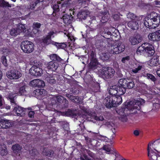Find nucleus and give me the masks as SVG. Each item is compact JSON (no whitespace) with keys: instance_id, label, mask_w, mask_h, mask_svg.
Returning a JSON list of instances; mask_svg holds the SVG:
<instances>
[{"instance_id":"obj_1","label":"nucleus","mask_w":160,"mask_h":160,"mask_svg":"<svg viewBox=\"0 0 160 160\" xmlns=\"http://www.w3.org/2000/svg\"><path fill=\"white\" fill-rule=\"evenodd\" d=\"M144 103L145 100L141 98L134 99L128 102H125L122 107L121 111L122 112V113H125L126 110H128L130 111H133L135 109L140 110L141 106Z\"/></svg>"},{"instance_id":"obj_2","label":"nucleus","mask_w":160,"mask_h":160,"mask_svg":"<svg viewBox=\"0 0 160 160\" xmlns=\"http://www.w3.org/2000/svg\"><path fill=\"white\" fill-rule=\"evenodd\" d=\"M160 22V14L152 12L150 14V18H145L144 24L146 27L150 29L155 28L159 25Z\"/></svg>"},{"instance_id":"obj_3","label":"nucleus","mask_w":160,"mask_h":160,"mask_svg":"<svg viewBox=\"0 0 160 160\" xmlns=\"http://www.w3.org/2000/svg\"><path fill=\"white\" fill-rule=\"evenodd\" d=\"M51 61L48 62L46 64V67L48 71H51L57 72L59 67V62L63 61V60L56 54H52L49 56Z\"/></svg>"},{"instance_id":"obj_4","label":"nucleus","mask_w":160,"mask_h":160,"mask_svg":"<svg viewBox=\"0 0 160 160\" xmlns=\"http://www.w3.org/2000/svg\"><path fill=\"white\" fill-rule=\"evenodd\" d=\"M106 106L107 108L116 107L120 104L122 102L121 96H114L111 97H106Z\"/></svg>"},{"instance_id":"obj_5","label":"nucleus","mask_w":160,"mask_h":160,"mask_svg":"<svg viewBox=\"0 0 160 160\" xmlns=\"http://www.w3.org/2000/svg\"><path fill=\"white\" fill-rule=\"evenodd\" d=\"M125 46L121 41H118L112 44L111 43L109 53L113 54H117L124 51Z\"/></svg>"},{"instance_id":"obj_6","label":"nucleus","mask_w":160,"mask_h":160,"mask_svg":"<svg viewBox=\"0 0 160 160\" xmlns=\"http://www.w3.org/2000/svg\"><path fill=\"white\" fill-rule=\"evenodd\" d=\"M20 47L23 52L28 54L32 52L34 49V45L33 43L28 40L22 42L21 43Z\"/></svg>"},{"instance_id":"obj_7","label":"nucleus","mask_w":160,"mask_h":160,"mask_svg":"<svg viewBox=\"0 0 160 160\" xmlns=\"http://www.w3.org/2000/svg\"><path fill=\"white\" fill-rule=\"evenodd\" d=\"M99 72L102 76L107 79L111 78L115 73L114 69L109 67H102Z\"/></svg>"},{"instance_id":"obj_8","label":"nucleus","mask_w":160,"mask_h":160,"mask_svg":"<svg viewBox=\"0 0 160 160\" xmlns=\"http://www.w3.org/2000/svg\"><path fill=\"white\" fill-rule=\"evenodd\" d=\"M118 84L122 86H123L125 89H132L135 86L133 81L128 78H124L120 79L118 81Z\"/></svg>"},{"instance_id":"obj_9","label":"nucleus","mask_w":160,"mask_h":160,"mask_svg":"<svg viewBox=\"0 0 160 160\" xmlns=\"http://www.w3.org/2000/svg\"><path fill=\"white\" fill-rule=\"evenodd\" d=\"M7 77L11 79H17L22 76L21 72L17 69H13L7 72Z\"/></svg>"},{"instance_id":"obj_10","label":"nucleus","mask_w":160,"mask_h":160,"mask_svg":"<svg viewBox=\"0 0 160 160\" xmlns=\"http://www.w3.org/2000/svg\"><path fill=\"white\" fill-rule=\"evenodd\" d=\"M59 76L57 74H53L47 73L45 80L48 82L51 85L56 84L58 81Z\"/></svg>"},{"instance_id":"obj_11","label":"nucleus","mask_w":160,"mask_h":160,"mask_svg":"<svg viewBox=\"0 0 160 160\" xmlns=\"http://www.w3.org/2000/svg\"><path fill=\"white\" fill-rule=\"evenodd\" d=\"M29 71L31 74L33 76H40L42 73V68L36 66L32 67Z\"/></svg>"},{"instance_id":"obj_12","label":"nucleus","mask_w":160,"mask_h":160,"mask_svg":"<svg viewBox=\"0 0 160 160\" xmlns=\"http://www.w3.org/2000/svg\"><path fill=\"white\" fill-rule=\"evenodd\" d=\"M101 35L102 37L107 39L105 40L106 41V42L109 45L110 44L109 41H112L113 40V37H114L115 38L117 37L116 36L114 35L113 34H112L111 32L109 31H107V30L106 31L105 30L102 33Z\"/></svg>"},{"instance_id":"obj_13","label":"nucleus","mask_w":160,"mask_h":160,"mask_svg":"<svg viewBox=\"0 0 160 160\" xmlns=\"http://www.w3.org/2000/svg\"><path fill=\"white\" fill-rule=\"evenodd\" d=\"M152 144L153 143H149L148 144L147 148L148 156L149 157L150 154V160H157L159 155L154 152L152 148L150 147Z\"/></svg>"},{"instance_id":"obj_14","label":"nucleus","mask_w":160,"mask_h":160,"mask_svg":"<svg viewBox=\"0 0 160 160\" xmlns=\"http://www.w3.org/2000/svg\"><path fill=\"white\" fill-rule=\"evenodd\" d=\"M42 153L43 155L49 157H52L54 156L55 152L52 149L48 148L42 146L41 148Z\"/></svg>"},{"instance_id":"obj_15","label":"nucleus","mask_w":160,"mask_h":160,"mask_svg":"<svg viewBox=\"0 0 160 160\" xmlns=\"http://www.w3.org/2000/svg\"><path fill=\"white\" fill-rule=\"evenodd\" d=\"M142 38L139 35L131 36L129 38V41L131 45H134L138 44L142 40Z\"/></svg>"},{"instance_id":"obj_16","label":"nucleus","mask_w":160,"mask_h":160,"mask_svg":"<svg viewBox=\"0 0 160 160\" xmlns=\"http://www.w3.org/2000/svg\"><path fill=\"white\" fill-rule=\"evenodd\" d=\"M26 108H24L21 107L16 105L13 108V110L15 111L18 116L22 117L24 116L26 114Z\"/></svg>"},{"instance_id":"obj_17","label":"nucleus","mask_w":160,"mask_h":160,"mask_svg":"<svg viewBox=\"0 0 160 160\" xmlns=\"http://www.w3.org/2000/svg\"><path fill=\"white\" fill-rule=\"evenodd\" d=\"M30 84L33 87L41 88L45 86L44 82L39 79L33 80L30 82Z\"/></svg>"},{"instance_id":"obj_18","label":"nucleus","mask_w":160,"mask_h":160,"mask_svg":"<svg viewBox=\"0 0 160 160\" xmlns=\"http://www.w3.org/2000/svg\"><path fill=\"white\" fill-rule=\"evenodd\" d=\"M12 123L8 120L0 119V129L8 128L12 126Z\"/></svg>"},{"instance_id":"obj_19","label":"nucleus","mask_w":160,"mask_h":160,"mask_svg":"<svg viewBox=\"0 0 160 160\" xmlns=\"http://www.w3.org/2000/svg\"><path fill=\"white\" fill-rule=\"evenodd\" d=\"M159 56L157 55L153 56L149 61L148 62L149 65L151 67H154L158 65L159 64Z\"/></svg>"},{"instance_id":"obj_20","label":"nucleus","mask_w":160,"mask_h":160,"mask_svg":"<svg viewBox=\"0 0 160 160\" xmlns=\"http://www.w3.org/2000/svg\"><path fill=\"white\" fill-rule=\"evenodd\" d=\"M62 100L59 101L58 105L61 109L67 108L68 107V102L66 98L61 96L60 98Z\"/></svg>"},{"instance_id":"obj_21","label":"nucleus","mask_w":160,"mask_h":160,"mask_svg":"<svg viewBox=\"0 0 160 160\" xmlns=\"http://www.w3.org/2000/svg\"><path fill=\"white\" fill-rule=\"evenodd\" d=\"M100 16L101 17V22L104 23L107 22L109 18V12L108 11L104 12L101 11L100 12Z\"/></svg>"},{"instance_id":"obj_22","label":"nucleus","mask_w":160,"mask_h":160,"mask_svg":"<svg viewBox=\"0 0 160 160\" xmlns=\"http://www.w3.org/2000/svg\"><path fill=\"white\" fill-rule=\"evenodd\" d=\"M62 18L64 23L68 25L72 22L73 17L70 14V15L65 14L62 16Z\"/></svg>"},{"instance_id":"obj_23","label":"nucleus","mask_w":160,"mask_h":160,"mask_svg":"<svg viewBox=\"0 0 160 160\" xmlns=\"http://www.w3.org/2000/svg\"><path fill=\"white\" fill-rule=\"evenodd\" d=\"M61 97V96L51 97L48 98V101H49V103L52 105H53L56 104L58 105L59 100V101L62 100H61L62 99L60 98Z\"/></svg>"},{"instance_id":"obj_24","label":"nucleus","mask_w":160,"mask_h":160,"mask_svg":"<svg viewBox=\"0 0 160 160\" xmlns=\"http://www.w3.org/2000/svg\"><path fill=\"white\" fill-rule=\"evenodd\" d=\"M128 27L133 30H138V23L136 21H130L127 24Z\"/></svg>"},{"instance_id":"obj_25","label":"nucleus","mask_w":160,"mask_h":160,"mask_svg":"<svg viewBox=\"0 0 160 160\" xmlns=\"http://www.w3.org/2000/svg\"><path fill=\"white\" fill-rule=\"evenodd\" d=\"M22 147L20 146L18 144H16L13 145L12 147V149L13 151V153L15 154L16 155L19 154L21 152V149Z\"/></svg>"},{"instance_id":"obj_26","label":"nucleus","mask_w":160,"mask_h":160,"mask_svg":"<svg viewBox=\"0 0 160 160\" xmlns=\"http://www.w3.org/2000/svg\"><path fill=\"white\" fill-rule=\"evenodd\" d=\"M147 45L146 47L145 52L148 53V56L149 57L152 56L155 53V51L154 47L152 45L149 46Z\"/></svg>"},{"instance_id":"obj_27","label":"nucleus","mask_w":160,"mask_h":160,"mask_svg":"<svg viewBox=\"0 0 160 160\" xmlns=\"http://www.w3.org/2000/svg\"><path fill=\"white\" fill-rule=\"evenodd\" d=\"M98 64L97 59H90V62L88 64V68L89 69H95L96 68L97 65Z\"/></svg>"},{"instance_id":"obj_28","label":"nucleus","mask_w":160,"mask_h":160,"mask_svg":"<svg viewBox=\"0 0 160 160\" xmlns=\"http://www.w3.org/2000/svg\"><path fill=\"white\" fill-rule=\"evenodd\" d=\"M117 87V85L113 86L110 87L109 90V93L111 96H109L107 97H111L112 96H117V91L116 89Z\"/></svg>"},{"instance_id":"obj_29","label":"nucleus","mask_w":160,"mask_h":160,"mask_svg":"<svg viewBox=\"0 0 160 160\" xmlns=\"http://www.w3.org/2000/svg\"><path fill=\"white\" fill-rule=\"evenodd\" d=\"M148 45V43H145L142 44L141 46L138 47L137 50V53L138 54H141V53L144 52H145L146 47Z\"/></svg>"},{"instance_id":"obj_30","label":"nucleus","mask_w":160,"mask_h":160,"mask_svg":"<svg viewBox=\"0 0 160 160\" xmlns=\"http://www.w3.org/2000/svg\"><path fill=\"white\" fill-rule=\"evenodd\" d=\"M117 87L116 90L117 91V96H120L123 95L125 93L126 89L123 86L117 85Z\"/></svg>"},{"instance_id":"obj_31","label":"nucleus","mask_w":160,"mask_h":160,"mask_svg":"<svg viewBox=\"0 0 160 160\" xmlns=\"http://www.w3.org/2000/svg\"><path fill=\"white\" fill-rule=\"evenodd\" d=\"M53 45L56 47L58 49H64L67 46L65 42L59 43L54 42L53 43Z\"/></svg>"},{"instance_id":"obj_32","label":"nucleus","mask_w":160,"mask_h":160,"mask_svg":"<svg viewBox=\"0 0 160 160\" xmlns=\"http://www.w3.org/2000/svg\"><path fill=\"white\" fill-rule=\"evenodd\" d=\"M156 32L150 33L148 35V38L149 40L151 41H158L157 38Z\"/></svg>"},{"instance_id":"obj_33","label":"nucleus","mask_w":160,"mask_h":160,"mask_svg":"<svg viewBox=\"0 0 160 160\" xmlns=\"http://www.w3.org/2000/svg\"><path fill=\"white\" fill-rule=\"evenodd\" d=\"M54 41L52 40L51 38L46 36L42 39V42L44 44L46 45H48L50 44L53 45V43Z\"/></svg>"},{"instance_id":"obj_34","label":"nucleus","mask_w":160,"mask_h":160,"mask_svg":"<svg viewBox=\"0 0 160 160\" xmlns=\"http://www.w3.org/2000/svg\"><path fill=\"white\" fill-rule=\"evenodd\" d=\"M8 153V151L5 145H1L0 146V154L2 156L6 155Z\"/></svg>"},{"instance_id":"obj_35","label":"nucleus","mask_w":160,"mask_h":160,"mask_svg":"<svg viewBox=\"0 0 160 160\" xmlns=\"http://www.w3.org/2000/svg\"><path fill=\"white\" fill-rule=\"evenodd\" d=\"M87 16V14L84 12H80L77 15L78 18L81 20L85 19Z\"/></svg>"},{"instance_id":"obj_36","label":"nucleus","mask_w":160,"mask_h":160,"mask_svg":"<svg viewBox=\"0 0 160 160\" xmlns=\"http://www.w3.org/2000/svg\"><path fill=\"white\" fill-rule=\"evenodd\" d=\"M39 94H38V98L39 99H43L47 94V92L44 89H41Z\"/></svg>"},{"instance_id":"obj_37","label":"nucleus","mask_w":160,"mask_h":160,"mask_svg":"<svg viewBox=\"0 0 160 160\" xmlns=\"http://www.w3.org/2000/svg\"><path fill=\"white\" fill-rule=\"evenodd\" d=\"M52 8L53 11L52 14L54 17H57V13L60 10L59 6L58 4H55L53 5Z\"/></svg>"},{"instance_id":"obj_38","label":"nucleus","mask_w":160,"mask_h":160,"mask_svg":"<svg viewBox=\"0 0 160 160\" xmlns=\"http://www.w3.org/2000/svg\"><path fill=\"white\" fill-rule=\"evenodd\" d=\"M144 76L154 82L157 80V79L155 76L151 74L148 73H145L144 75Z\"/></svg>"},{"instance_id":"obj_39","label":"nucleus","mask_w":160,"mask_h":160,"mask_svg":"<svg viewBox=\"0 0 160 160\" xmlns=\"http://www.w3.org/2000/svg\"><path fill=\"white\" fill-rule=\"evenodd\" d=\"M40 2V0H37L35 2H32L30 3L28 8L29 10H34L35 7Z\"/></svg>"},{"instance_id":"obj_40","label":"nucleus","mask_w":160,"mask_h":160,"mask_svg":"<svg viewBox=\"0 0 160 160\" xmlns=\"http://www.w3.org/2000/svg\"><path fill=\"white\" fill-rule=\"evenodd\" d=\"M106 41L105 40L100 39L98 41V42H97V44L101 47H105L106 45H109L108 44H106Z\"/></svg>"},{"instance_id":"obj_41","label":"nucleus","mask_w":160,"mask_h":160,"mask_svg":"<svg viewBox=\"0 0 160 160\" xmlns=\"http://www.w3.org/2000/svg\"><path fill=\"white\" fill-rule=\"evenodd\" d=\"M18 93L21 95H23L26 94V91L25 89V86H22L20 88Z\"/></svg>"},{"instance_id":"obj_42","label":"nucleus","mask_w":160,"mask_h":160,"mask_svg":"<svg viewBox=\"0 0 160 160\" xmlns=\"http://www.w3.org/2000/svg\"><path fill=\"white\" fill-rule=\"evenodd\" d=\"M30 153L31 156L33 157L34 158H36V160H38L36 157L38 154V153L36 149H32L31 151H30Z\"/></svg>"},{"instance_id":"obj_43","label":"nucleus","mask_w":160,"mask_h":160,"mask_svg":"<svg viewBox=\"0 0 160 160\" xmlns=\"http://www.w3.org/2000/svg\"><path fill=\"white\" fill-rule=\"evenodd\" d=\"M0 7L10 8L11 7V5L8 2H6L4 0L3 2H2L1 4H0Z\"/></svg>"},{"instance_id":"obj_44","label":"nucleus","mask_w":160,"mask_h":160,"mask_svg":"<svg viewBox=\"0 0 160 160\" xmlns=\"http://www.w3.org/2000/svg\"><path fill=\"white\" fill-rule=\"evenodd\" d=\"M73 102L77 104H81L82 102L81 98L78 96H75Z\"/></svg>"},{"instance_id":"obj_45","label":"nucleus","mask_w":160,"mask_h":160,"mask_svg":"<svg viewBox=\"0 0 160 160\" xmlns=\"http://www.w3.org/2000/svg\"><path fill=\"white\" fill-rule=\"evenodd\" d=\"M40 91L41 89H36V90L33 91L32 92V95L33 96H34V97L38 98V94H39V93H40Z\"/></svg>"},{"instance_id":"obj_46","label":"nucleus","mask_w":160,"mask_h":160,"mask_svg":"<svg viewBox=\"0 0 160 160\" xmlns=\"http://www.w3.org/2000/svg\"><path fill=\"white\" fill-rule=\"evenodd\" d=\"M127 16L128 18L132 20L135 19L136 17L135 14L130 12L128 13Z\"/></svg>"},{"instance_id":"obj_47","label":"nucleus","mask_w":160,"mask_h":160,"mask_svg":"<svg viewBox=\"0 0 160 160\" xmlns=\"http://www.w3.org/2000/svg\"><path fill=\"white\" fill-rule=\"evenodd\" d=\"M1 62L2 64L5 66H8L7 61L6 59V57L3 56L1 57Z\"/></svg>"},{"instance_id":"obj_48","label":"nucleus","mask_w":160,"mask_h":160,"mask_svg":"<svg viewBox=\"0 0 160 160\" xmlns=\"http://www.w3.org/2000/svg\"><path fill=\"white\" fill-rule=\"evenodd\" d=\"M92 117V118L94 119L97 121H102L104 119V118L102 116H100L99 117H98L96 115H93Z\"/></svg>"},{"instance_id":"obj_49","label":"nucleus","mask_w":160,"mask_h":160,"mask_svg":"<svg viewBox=\"0 0 160 160\" xmlns=\"http://www.w3.org/2000/svg\"><path fill=\"white\" fill-rule=\"evenodd\" d=\"M10 33V35L12 36H16L18 34V30L15 29H11Z\"/></svg>"},{"instance_id":"obj_50","label":"nucleus","mask_w":160,"mask_h":160,"mask_svg":"<svg viewBox=\"0 0 160 160\" xmlns=\"http://www.w3.org/2000/svg\"><path fill=\"white\" fill-rule=\"evenodd\" d=\"M157 102H154L153 103V109L157 110L160 108V105L159 104V101L157 100Z\"/></svg>"},{"instance_id":"obj_51","label":"nucleus","mask_w":160,"mask_h":160,"mask_svg":"<svg viewBox=\"0 0 160 160\" xmlns=\"http://www.w3.org/2000/svg\"><path fill=\"white\" fill-rule=\"evenodd\" d=\"M142 68V65H139L137 68L133 69L132 71L134 73H137Z\"/></svg>"},{"instance_id":"obj_52","label":"nucleus","mask_w":160,"mask_h":160,"mask_svg":"<svg viewBox=\"0 0 160 160\" xmlns=\"http://www.w3.org/2000/svg\"><path fill=\"white\" fill-rule=\"evenodd\" d=\"M72 93L75 95L77 94L79 92L80 90L78 88H71Z\"/></svg>"},{"instance_id":"obj_53","label":"nucleus","mask_w":160,"mask_h":160,"mask_svg":"<svg viewBox=\"0 0 160 160\" xmlns=\"http://www.w3.org/2000/svg\"><path fill=\"white\" fill-rule=\"evenodd\" d=\"M109 56L108 54L104 53L102 54V59L104 61H107L109 59Z\"/></svg>"},{"instance_id":"obj_54","label":"nucleus","mask_w":160,"mask_h":160,"mask_svg":"<svg viewBox=\"0 0 160 160\" xmlns=\"http://www.w3.org/2000/svg\"><path fill=\"white\" fill-rule=\"evenodd\" d=\"M130 59V57L129 56H127L123 57L122 59V63H125L126 62L128 61Z\"/></svg>"},{"instance_id":"obj_55","label":"nucleus","mask_w":160,"mask_h":160,"mask_svg":"<svg viewBox=\"0 0 160 160\" xmlns=\"http://www.w3.org/2000/svg\"><path fill=\"white\" fill-rule=\"evenodd\" d=\"M73 112L70 109H68L67 111L65 112V114L67 116H70L72 115Z\"/></svg>"},{"instance_id":"obj_56","label":"nucleus","mask_w":160,"mask_h":160,"mask_svg":"<svg viewBox=\"0 0 160 160\" xmlns=\"http://www.w3.org/2000/svg\"><path fill=\"white\" fill-rule=\"evenodd\" d=\"M83 157L84 158L82 157H81V158L82 160H97L95 159H91V158H89L88 156L85 154H83Z\"/></svg>"},{"instance_id":"obj_57","label":"nucleus","mask_w":160,"mask_h":160,"mask_svg":"<svg viewBox=\"0 0 160 160\" xmlns=\"http://www.w3.org/2000/svg\"><path fill=\"white\" fill-rule=\"evenodd\" d=\"M66 96L67 97H68V98H69V99L71 100L72 102H73V101L74 100V98L75 97L69 94H66Z\"/></svg>"},{"instance_id":"obj_58","label":"nucleus","mask_w":160,"mask_h":160,"mask_svg":"<svg viewBox=\"0 0 160 160\" xmlns=\"http://www.w3.org/2000/svg\"><path fill=\"white\" fill-rule=\"evenodd\" d=\"M97 140L94 139H92L91 140V144L93 146L96 147L97 145Z\"/></svg>"},{"instance_id":"obj_59","label":"nucleus","mask_w":160,"mask_h":160,"mask_svg":"<svg viewBox=\"0 0 160 160\" xmlns=\"http://www.w3.org/2000/svg\"><path fill=\"white\" fill-rule=\"evenodd\" d=\"M10 102L12 105H13L14 107L16 106L17 104L15 102L14 99V98H10Z\"/></svg>"},{"instance_id":"obj_60","label":"nucleus","mask_w":160,"mask_h":160,"mask_svg":"<svg viewBox=\"0 0 160 160\" xmlns=\"http://www.w3.org/2000/svg\"><path fill=\"white\" fill-rule=\"evenodd\" d=\"M103 150L108 152H110L112 150L111 148L108 147L106 145H104L103 146Z\"/></svg>"},{"instance_id":"obj_61","label":"nucleus","mask_w":160,"mask_h":160,"mask_svg":"<svg viewBox=\"0 0 160 160\" xmlns=\"http://www.w3.org/2000/svg\"><path fill=\"white\" fill-rule=\"evenodd\" d=\"M90 56L91 57L90 59H97L96 58V55L95 53L92 51L91 52Z\"/></svg>"},{"instance_id":"obj_62","label":"nucleus","mask_w":160,"mask_h":160,"mask_svg":"<svg viewBox=\"0 0 160 160\" xmlns=\"http://www.w3.org/2000/svg\"><path fill=\"white\" fill-rule=\"evenodd\" d=\"M34 114V111H30L28 112V117L30 118H33Z\"/></svg>"},{"instance_id":"obj_63","label":"nucleus","mask_w":160,"mask_h":160,"mask_svg":"<svg viewBox=\"0 0 160 160\" xmlns=\"http://www.w3.org/2000/svg\"><path fill=\"white\" fill-rule=\"evenodd\" d=\"M54 33V32L53 31H50L48 33V34L46 36L50 38H51L52 36L53 35Z\"/></svg>"},{"instance_id":"obj_64","label":"nucleus","mask_w":160,"mask_h":160,"mask_svg":"<svg viewBox=\"0 0 160 160\" xmlns=\"http://www.w3.org/2000/svg\"><path fill=\"white\" fill-rule=\"evenodd\" d=\"M33 26L34 28H39L40 27L41 24L40 23L36 22L33 24Z\"/></svg>"}]
</instances>
